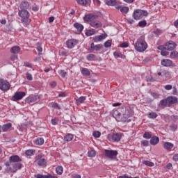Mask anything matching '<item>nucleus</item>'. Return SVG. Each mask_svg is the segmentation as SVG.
I'll list each match as a JSON object with an SVG mask.
<instances>
[{
	"label": "nucleus",
	"instance_id": "obj_27",
	"mask_svg": "<svg viewBox=\"0 0 178 178\" xmlns=\"http://www.w3.org/2000/svg\"><path fill=\"white\" fill-rule=\"evenodd\" d=\"M56 173L59 176H62V175H63V167L62 165L57 166L56 168Z\"/></svg>",
	"mask_w": 178,
	"mask_h": 178
},
{
	"label": "nucleus",
	"instance_id": "obj_18",
	"mask_svg": "<svg viewBox=\"0 0 178 178\" xmlns=\"http://www.w3.org/2000/svg\"><path fill=\"white\" fill-rule=\"evenodd\" d=\"M12 127V123H7L6 124L0 125V133H2V131L6 132L9 130Z\"/></svg>",
	"mask_w": 178,
	"mask_h": 178
},
{
	"label": "nucleus",
	"instance_id": "obj_41",
	"mask_svg": "<svg viewBox=\"0 0 178 178\" xmlns=\"http://www.w3.org/2000/svg\"><path fill=\"white\" fill-rule=\"evenodd\" d=\"M51 124H53V126H56V124H58V123H59V119H58L57 118H54L51 119Z\"/></svg>",
	"mask_w": 178,
	"mask_h": 178
},
{
	"label": "nucleus",
	"instance_id": "obj_4",
	"mask_svg": "<svg viewBox=\"0 0 178 178\" xmlns=\"http://www.w3.org/2000/svg\"><path fill=\"white\" fill-rule=\"evenodd\" d=\"M133 16L135 20H141L143 17H147V16H148V11L137 9L134 11Z\"/></svg>",
	"mask_w": 178,
	"mask_h": 178
},
{
	"label": "nucleus",
	"instance_id": "obj_10",
	"mask_svg": "<svg viewBox=\"0 0 178 178\" xmlns=\"http://www.w3.org/2000/svg\"><path fill=\"white\" fill-rule=\"evenodd\" d=\"M102 48H104V45L101 44H95L94 42H92L89 51L90 52H94V51H99Z\"/></svg>",
	"mask_w": 178,
	"mask_h": 178
},
{
	"label": "nucleus",
	"instance_id": "obj_7",
	"mask_svg": "<svg viewBox=\"0 0 178 178\" xmlns=\"http://www.w3.org/2000/svg\"><path fill=\"white\" fill-rule=\"evenodd\" d=\"M10 89V83L3 79H0V90H1V91H8Z\"/></svg>",
	"mask_w": 178,
	"mask_h": 178
},
{
	"label": "nucleus",
	"instance_id": "obj_3",
	"mask_svg": "<svg viewBox=\"0 0 178 178\" xmlns=\"http://www.w3.org/2000/svg\"><path fill=\"white\" fill-rule=\"evenodd\" d=\"M19 17H21V22L24 24H30L31 23V19H30V13L27 10H20L18 12Z\"/></svg>",
	"mask_w": 178,
	"mask_h": 178
},
{
	"label": "nucleus",
	"instance_id": "obj_43",
	"mask_svg": "<svg viewBox=\"0 0 178 178\" xmlns=\"http://www.w3.org/2000/svg\"><path fill=\"white\" fill-rule=\"evenodd\" d=\"M170 58L172 59L175 58H178V52L176 51H173L170 53Z\"/></svg>",
	"mask_w": 178,
	"mask_h": 178
},
{
	"label": "nucleus",
	"instance_id": "obj_40",
	"mask_svg": "<svg viewBox=\"0 0 178 178\" xmlns=\"http://www.w3.org/2000/svg\"><path fill=\"white\" fill-rule=\"evenodd\" d=\"M105 48H111L112 47V40H107L104 42Z\"/></svg>",
	"mask_w": 178,
	"mask_h": 178
},
{
	"label": "nucleus",
	"instance_id": "obj_25",
	"mask_svg": "<svg viewBox=\"0 0 178 178\" xmlns=\"http://www.w3.org/2000/svg\"><path fill=\"white\" fill-rule=\"evenodd\" d=\"M74 27H75V29H76V30L78 31H79V33H81V31H83V30H84V26H83V24H79L77 22L74 24Z\"/></svg>",
	"mask_w": 178,
	"mask_h": 178
},
{
	"label": "nucleus",
	"instance_id": "obj_35",
	"mask_svg": "<svg viewBox=\"0 0 178 178\" xmlns=\"http://www.w3.org/2000/svg\"><path fill=\"white\" fill-rule=\"evenodd\" d=\"M143 164L146 166H149L150 168H153V166H155V163L149 161H144Z\"/></svg>",
	"mask_w": 178,
	"mask_h": 178
},
{
	"label": "nucleus",
	"instance_id": "obj_51",
	"mask_svg": "<svg viewBox=\"0 0 178 178\" xmlns=\"http://www.w3.org/2000/svg\"><path fill=\"white\" fill-rule=\"evenodd\" d=\"M59 74H60L61 77H66L67 72H66L65 70H60Z\"/></svg>",
	"mask_w": 178,
	"mask_h": 178
},
{
	"label": "nucleus",
	"instance_id": "obj_2",
	"mask_svg": "<svg viewBox=\"0 0 178 178\" xmlns=\"http://www.w3.org/2000/svg\"><path fill=\"white\" fill-rule=\"evenodd\" d=\"M134 48L138 52H144L148 48V44L145 42V36H140L134 44Z\"/></svg>",
	"mask_w": 178,
	"mask_h": 178
},
{
	"label": "nucleus",
	"instance_id": "obj_57",
	"mask_svg": "<svg viewBox=\"0 0 178 178\" xmlns=\"http://www.w3.org/2000/svg\"><path fill=\"white\" fill-rule=\"evenodd\" d=\"M120 47L121 48H127V47H129V43H127V42H122V43L120 45Z\"/></svg>",
	"mask_w": 178,
	"mask_h": 178
},
{
	"label": "nucleus",
	"instance_id": "obj_19",
	"mask_svg": "<svg viewBox=\"0 0 178 178\" xmlns=\"http://www.w3.org/2000/svg\"><path fill=\"white\" fill-rule=\"evenodd\" d=\"M35 178H58L57 176L52 175L51 174H48L46 175H41V174H37V175H35Z\"/></svg>",
	"mask_w": 178,
	"mask_h": 178
},
{
	"label": "nucleus",
	"instance_id": "obj_55",
	"mask_svg": "<svg viewBox=\"0 0 178 178\" xmlns=\"http://www.w3.org/2000/svg\"><path fill=\"white\" fill-rule=\"evenodd\" d=\"M151 95L153 97V98H154V99H158V98H159V94L156 92H152L151 93Z\"/></svg>",
	"mask_w": 178,
	"mask_h": 178
},
{
	"label": "nucleus",
	"instance_id": "obj_13",
	"mask_svg": "<svg viewBox=\"0 0 178 178\" xmlns=\"http://www.w3.org/2000/svg\"><path fill=\"white\" fill-rule=\"evenodd\" d=\"M38 99H40V97L38 95L29 96L25 99V102L26 104H33L34 102H37Z\"/></svg>",
	"mask_w": 178,
	"mask_h": 178
},
{
	"label": "nucleus",
	"instance_id": "obj_32",
	"mask_svg": "<svg viewBox=\"0 0 178 178\" xmlns=\"http://www.w3.org/2000/svg\"><path fill=\"white\" fill-rule=\"evenodd\" d=\"M44 138H37L35 140V144L36 145H42V144H44Z\"/></svg>",
	"mask_w": 178,
	"mask_h": 178
},
{
	"label": "nucleus",
	"instance_id": "obj_15",
	"mask_svg": "<svg viewBox=\"0 0 178 178\" xmlns=\"http://www.w3.org/2000/svg\"><path fill=\"white\" fill-rule=\"evenodd\" d=\"M10 163H16L17 162H22V159L18 155H13L9 158Z\"/></svg>",
	"mask_w": 178,
	"mask_h": 178
},
{
	"label": "nucleus",
	"instance_id": "obj_44",
	"mask_svg": "<svg viewBox=\"0 0 178 178\" xmlns=\"http://www.w3.org/2000/svg\"><path fill=\"white\" fill-rule=\"evenodd\" d=\"M120 12H122V13H129V7H126V6H124V7H122L120 8Z\"/></svg>",
	"mask_w": 178,
	"mask_h": 178
},
{
	"label": "nucleus",
	"instance_id": "obj_60",
	"mask_svg": "<svg viewBox=\"0 0 178 178\" xmlns=\"http://www.w3.org/2000/svg\"><path fill=\"white\" fill-rule=\"evenodd\" d=\"M141 143L144 147H148V145H149L148 140H142Z\"/></svg>",
	"mask_w": 178,
	"mask_h": 178
},
{
	"label": "nucleus",
	"instance_id": "obj_11",
	"mask_svg": "<svg viewBox=\"0 0 178 178\" xmlns=\"http://www.w3.org/2000/svg\"><path fill=\"white\" fill-rule=\"evenodd\" d=\"M24 97H26V92H16L14 96L13 97V101H20L23 99Z\"/></svg>",
	"mask_w": 178,
	"mask_h": 178
},
{
	"label": "nucleus",
	"instance_id": "obj_56",
	"mask_svg": "<svg viewBox=\"0 0 178 178\" xmlns=\"http://www.w3.org/2000/svg\"><path fill=\"white\" fill-rule=\"evenodd\" d=\"M26 77L27 80H29L30 81H31V80H33V75H31V74H30V73H26Z\"/></svg>",
	"mask_w": 178,
	"mask_h": 178
},
{
	"label": "nucleus",
	"instance_id": "obj_59",
	"mask_svg": "<svg viewBox=\"0 0 178 178\" xmlns=\"http://www.w3.org/2000/svg\"><path fill=\"white\" fill-rule=\"evenodd\" d=\"M146 81L150 83H152L155 81V79H154L151 76H147L146 77Z\"/></svg>",
	"mask_w": 178,
	"mask_h": 178
},
{
	"label": "nucleus",
	"instance_id": "obj_26",
	"mask_svg": "<svg viewBox=\"0 0 178 178\" xmlns=\"http://www.w3.org/2000/svg\"><path fill=\"white\" fill-rule=\"evenodd\" d=\"M175 145L169 142H165L163 143V148L164 149H172Z\"/></svg>",
	"mask_w": 178,
	"mask_h": 178
},
{
	"label": "nucleus",
	"instance_id": "obj_20",
	"mask_svg": "<svg viewBox=\"0 0 178 178\" xmlns=\"http://www.w3.org/2000/svg\"><path fill=\"white\" fill-rule=\"evenodd\" d=\"M134 115V112H133V110H125L124 113L123 114V118L125 119H129V118H131Z\"/></svg>",
	"mask_w": 178,
	"mask_h": 178
},
{
	"label": "nucleus",
	"instance_id": "obj_64",
	"mask_svg": "<svg viewBox=\"0 0 178 178\" xmlns=\"http://www.w3.org/2000/svg\"><path fill=\"white\" fill-rule=\"evenodd\" d=\"M165 90H172V88H173V86H172V85H166L165 86Z\"/></svg>",
	"mask_w": 178,
	"mask_h": 178
},
{
	"label": "nucleus",
	"instance_id": "obj_24",
	"mask_svg": "<svg viewBox=\"0 0 178 178\" xmlns=\"http://www.w3.org/2000/svg\"><path fill=\"white\" fill-rule=\"evenodd\" d=\"M159 143V138L158 136H153L151 138L150 144L152 145H156Z\"/></svg>",
	"mask_w": 178,
	"mask_h": 178
},
{
	"label": "nucleus",
	"instance_id": "obj_50",
	"mask_svg": "<svg viewBox=\"0 0 178 178\" xmlns=\"http://www.w3.org/2000/svg\"><path fill=\"white\" fill-rule=\"evenodd\" d=\"M161 55H162V56H168V55H169V52H168L167 49L162 50L161 51Z\"/></svg>",
	"mask_w": 178,
	"mask_h": 178
},
{
	"label": "nucleus",
	"instance_id": "obj_14",
	"mask_svg": "<svg viewBox=\"0 0 178 178\" xmlns=\"http://www.w3.org/2000/svg\"><path fill=\"white\" fill-rule=\"evenodd\" d=\"M108 37V35L106 33H102L100 35H96L93 37V41L95 42H101L103 40H105Z\"/></svg>",
	"mask_w": 178,
	"mask_h": 178
},
{
	"label": "nucleus",
	"instance_id": "obj_31",
	"mask_svg": "<svg viewBox=\"0 0 178 178\" xmlns=\"http://www.w3.org/2000/svg\"><path fill=\"white\" fill-rule=\"evenodd\" d=\"M158 76H161V77H165V79H166V78L169 77V72H168L166 70H163V71H161V72L158 73Z\"/></svg>",
	"mask_w": 178,
	"mask_h": 178
},
{
	"label": "nucleus",
	"instance_id": "obj_9",
	"mask_svg": "<svg viewBox=\"0 0 178 178\" xmlns=\"http://www.w3.org/2000/svg\"><path fill=\"white\" fill-rule=\"evenodd\" d=\"M65 44L67 45V48L72 49L74 48L77 44H79V41L76 39H70L67 40Z\"/></svg>",
	"mask_w": 178,
	"mask_h": 178
},
{
	"label": "nucleus",
	"instance_id": "obj_49",
	"mask_svg": "<svg viewBox=\"0 0 178 178\" xmlns=\"http://www.w3.org/2000/svg\"><path fill=\"white\" fill-rule=\"evenodd\" d=\"M139 27H145L147 26V21L143 20L138 22Z\"/></svg>",
	"mask_w": 178,
	"mask_h": 178
},
{
	"label": "nucleus",
	"instance_id": "obj_33",
	"mask_svg": "<svg viewBox=\"0 0 178 178\" xmlns=\"http://www.w3.org/2000/svg\"><path fill=\"white\" fill-rule=\"evenodd\" d=\"M84 101H86V97L81 96L76 100V104L77 105H80V104H83V102H84Z\"/></svg>",
	"mask_w": 178,
	"mask_h": 178
},
{
	"label": "nucleus",
	"instance_id": "obj_30",
	"mask_svg": "<svg viewBox=\"0 0 178 178\" xmlns=\"http://www.w3.org/2000/svg\"><path fill=\"white\" fill-rule=\"evenodd\" d=\"M73 138H74V136L72 134H67L64 136L65 141H67V142L72 141Z\"/></svg>",
	"mask_w": 178,
	"mask_h": 178
},
{
	"label": "nucleus",
	"instance_id": "obj_39",
	"mask_svg": "<svg viewBox=\"0 0 178 178\" xmlns=\"http://www.w3.org/2000/svg\"><path fill=\"white\" fill-rule=\"evenodd\" d=\"M77 3L82 6H86L87 3H88L87 0H77Z\"/></svg>",
	"mask_w": 178,
	"mask_h": 178
},
{
	"label": "nucleus",
	"instance_id": "obj_54",
	"mask_svg": "<svg viewBox=\"0 0 178 178\" xmlns=\"http://www.w3.org/2000/svg\"><path fill=\"white\" fill-rule=\"evenodd\" d=\"M37 51L39 55H42V47H41V45L37 47Z\"/></svg>",
	"mask_w": 178,
	"mask_h": 178
},
{
	"label": "nucleus",
	"instance_id": "obj_46",
	"mask_svg": "<svg viewBox=\"0 0 178 178\" xmlns=\"http://www.w3.org/2000/svg\"><path fill=\"white\" fill-rule=\"evenodd\" d=\"M92 136L95 138H99V137H101V132H99L98 131H94L92 134Z\"/></svg>",
	"mask_w": 178,
	"mask_h": 178
},
{
	"label": "nucleus",
	"instance_id": "obj_38",
	"mask_svg": "<svg viewBox=\"0 0 178 178\" xmlns=\"http://www.w3.org/2000/svg\"><path fill=\"white\" fill-rule=\"evenodd\" d=\"M95 150H90L88 152V156H89V158H95Z\"/></svg>",
	"mask_w": 178,
	"mask_h": 178
},
{
	"label": "nucleus",
	"instance_id": "obj_62",
	"mask_svg": "<svg viewBox=\"0 0 178 178\" xmlns=\"http://www.w3.org/2000/svg\"><path fill=\"white\" fill-rule=\"evenodd\" d=\"M172 159L175 161V162H178V154H175L172 156Z\"/></svg>",
	"mask_w": 178,
	"mask_h": 178
},
{
	"label": "nucleus",
	"instance_id": "obj_21",
	"mask_svg": "<svg viewBox=\"0 0 178 178\" xmlns=\"http://www.w3.org/2000/svg\"><path fill=\"white\" fill-rule=\"evenodd\" d=\"M173 63L172 60L169 59H164L161 60V65L162 66H165V67H169Z\"/></svg>",
	"mask_w": 178,
	"mask_h": 178
},
{
	"label": "nucleus",
	"instance_id": "obj_29",
	"mask_svg": "<svg viewBox=\"0 0 178 178\" xmlns=\"http://www.w3.org/2000/svg\"><path fill=\"white\" fill-rule=\"evenodd\" d=\"M81 72L83 76H90V74H91V72H90V70L88 68L82 67L81 69Z\"/></svg>",
	"mask_w": 178,
	"mask_h": 178
},
{
	"label": "nucleus",
	"instance_id": "obj_23",
	"mask_svg": "<svg viewBox=\"0 0 178 178\" xmlns=\"http://www.w3.org/2000/svg\"><path fill=\"white\" fill-rule=\"evenodd\" d=\"M20 47L14 46L10 49V52H11V54H14V55H16L20 52Z\"/></svg>",
	"mask_w": 178,
	"mask_h": 178
},
{
	"label": "nucleus",
	"instance_id": "obj_16",
	"mask_svg": "<svg viewBox=\"0 0 178 178\" xmlns=\"http://www.w3.org/2000/svg\"><path fill=\"white\" fill-rule=\"evenodd\" d=\"M176 48V43L173 42H168L165 44V49L168 51H173Z\"/></svg>",
	"mask_w": 178,
	"mask_h": 178
},
{
	"label": "nucleus",
	"instance_id": "obj_63",
	"mask_svg": "<svg viewBox=\"0 0 178 178\" xmlns=\"http://www.w3.org/2000/svg\"><path fill=\"white\" fill-rule=\"evenodd\" d=\"M72 178H81V175L77 174H73L71 177Z\"/></svg>",
	"mask_w": 178,
	"mask_h": 178
},
{
	"label": "nucleus",
	"instance_id": "obj_6",
	"mask_svg": "<svg viewBox=\"0 0 178 178\" xmlns=\"http://www.w3.org/2000/svg\"><path fill=\"white\" fill-rule=\"evenodd\" d=\"M22 166H23V165L20 163H14L12 165V167L6 168V172H8V173H16L19 169H22Z\"/></svg>",
	"mask_w": 178,
	"mask_h": 178
},
{
	"label": "nucleus",
	"instance_id": "obj_8",
	"mask_svg": "<svg viewBox=\"0 0 178 178\" xmlns=\"http://www.w3.org/2000/svg\"><path fill=\"white\" fill-rule=\"evenodd\" d=\"M104 153L106 156L110 159H115L118 156V151L116 150L105 149Z\"/></svg>",
	"mask_w": 178,
	"mask_h": 178
},
{
	"label": "nucleus",
	"instance_id": "obj_47",
	"mask_svg": "<svg viewBox=\"0 0 178 178\" xmlns=\"http://www.w3.org/2000/svg\"><path fill=\"white\" fill-rule=\"evenodd\" d=\"M153 34H155V35H161V34H162V30L156 29L153 31Z\"/></svg>",
	"mask_w": 178,
	"mask_h": 178
},
{
	"label": "nucleus",
	"instance_id": "obj_12",
	"mask_svg": "<svg viewBox=\"0 0 178 178\" xmlns=\"http://www.w3.org/2000/svg\"><path fill=\"white\" fill-rule=\"evenodd\" d=\"M35 161L39 166H45V165H47V160L45 159H42V156L41 154L36 156Z\"/></svg>",
	"mask_w": 178,
	"mask_h": 178
},
{
	"label": "nucleus",
	"instance_id": "obj_36",
	"mask_svg": "<svg viewBox=\"0 0 178 178\" xmlns=\"http://www.w3.org/2000/svg\"><path fill=\"white\" fill-rule=\"evenodd\" d=\"M94 34H95V30L92 29V30H88L86 32V35H87L88 37H90L91 35H94Z\"/></svg>",
	"mask_w": 178,
	"mask_h": 178
},
{
	"label": "nucleus",
	"instance_id": "obj_17",
	"mask_svg": "<svg viewBox=\"0 0 178 178\" xmlns=\"http://www.w3.org/2000/svg\"><path fill=\"white\" fill-rule=\"evenodd\" d=\"M168 106H172L174 104L177 102V97L170 96L167 98Z\"/></svg>",
	"mask_w": 178,
	"mask_h": 178
},
{
	"label": "nucleus",
	"instance_id": "obj_53",
	"mask_svg": "<svg viewBox=\"0 0 178 178\" xmlns=\"http://www.w3.org/2000/svg\"><path fill=\"white\" fill-rule=\"evenodd\" d=\"M119 115H120V113H119V111H118V110L113 111V117H114L115 119H116V118H118V116H119Z\"/></svg>",
	"mask_w": 178,
	"mask_h": 178
},
{
	"label": "nucleus",
	"instance_id": "obj_28",
	"mask_svg": "<svg viewBox=\"0 0 178 178\" xmlns=\"http://www.w3.org/2000/svg\"><path fill=\"white\" fill-rule=\"evenodd\" d=\"M118 0H108L106 1V5L108 6H116L118 5Z\"/></svg>",
	"mask_w": 178,
	"mask_h": 178
},
{
	"label": "nucleus",
	"instance_id": "obj_37",
	"mask_svg": "<svg viewBox=\"0 0 178 178\" xmlns=\"http://www.w3.org/2000/svg\"><path fill=\"white\" fill-rule=\"evenodd\" d=\"M148 118L149 119H156V118H158V114H156V113H149L148 115Z\"/></svg>",
	"mask_w": 178,
	"mask_h": 178
},
{
	"label": "nucleus",
	"instance_id": "obj_58",
	"mask_svg": "<svg viewBox=\"0 0 178 178\" xmlns=\"http://www.w3.org/2000/svg\"><path fill=\"white\" fill-rule=\"evenodd\" d=\"M52 108H54L55 109H60V106L58 104V103H54L52 104Z\"/></svg>",
	"mask_w": 178,
	"mask_h": 178
},
{
	"label": "nucleus",
	"instance_id": "obj_61",
	"mask_svg": "<svg viewBox=\"0 0 178 178\" xmlns=\"http://www.w3.org/2000/svg\"><path fill=\"white\" fill-rule=\"evenodd\" d=\"M24 66H25V67H32L31 63H29V62H25L24 63Z\"/></svg>",
	"mask_w": 178,
	"mask_h": 178
},
{
	"label": "nucleus",
	"instance_id": "obj_1",
	"mask_svg": "<svg viewBox=\"0 0 178 178\" xmlns=\"http://www.w3.org/2000/svg\"><path fill=\"white\" fill-rule=\"evenodd\" d=\"M98 15L95 14H88L83 17L84 22H89L90 26L93 29H101L102 27V22L97 19Z\"/></svg>",
	"mask_w": 178,
	"mask_h": 178
},
{
	"label": "nucleus",
	"instance_id": "obj_48",
	"mask_svg": "<svg viewBox=\"0 0 178 178\" xmlns=\"http://www.w3.org/2000/svg\"><path fill=\"white\" fill-rule=\"evenodd\" d=\"M152 135H151L149 132H146L143 134V138H147L149 140V138H152Z\"/></svg>",
	"mask_w": 178,
	"mask_h": 178
},
{
	"label": "nucleus",
	"instance_id": "obj_5",
	"mask_svg": "<svg viewBox=\"0 0 178 178\" xmlns=\"http://www.w3.org/2000/svg\"><path fill=\"white\" fill-rule=\"evenodd\" d=\"M123 137V134L122 133H114L112 134H108L107 136V140L111 143H119Z\"/></svg>",
	"mask_w": 178,
	"mask_h": 178
},
{
	"label": "nucleus",
	"instance_id": "obj_34",
	"mask_svg": "<svg viewBox=\"0 0 178 178\" xmlns=\"http://www.w3.org/2000/svg\"><path fill=\"white\" fill-rule=\"evenodd\" d=\"M26 155L27 156H33L34 154H35V149H28L25 152Z\"/></svg>",
	"mask_w": 178,
	"mask_h": 178
},
{
	"label": "nucleus",
	"instance_id": "obj_52",
	"mask_svg": "<svg viewBox=\"0 0 178 178\" xmlns=\"http://www.w3.org/2000/svg\"><path fill=\"white\" fill-rule=\"evenodd\" d=\"M113 55L115 58H122V53H120V51H115L113 53Z\"/></svg>",
	"mask_w": 178,
	"mask_h": 178
},
{
	"label": "nucleus",
	"instance_id": "obj_22",
	"mask_svg": "<svg viewBox=\"0 0 178 178\" xmlns=\"http://www.w3.org/2000/svg\"><path fill=\"white\" fill-rule=\"evenodd\" d=\"M30 5L29 4V2L27 1H23L20 3L19 8L21 10H26V9H29Z\"/></svg>",
	"mask_w": 178,
	"mask_h": 178
},
{
	"label": "nucleus",
	"instance_id": "obj_45",
	"mask_svg": "<svg viewBox=\"0 0 178 178\" xmlns=\"http://www.w3.org/2000/svg\"><path fill=\"white\" fill-rule=\"evenodd\" d=\"M160 104L161 105V106H166V105H168V99L161 100Z\"/></svg>",
	"mask_w": 178,
	"mask_h": 178
},
{
	"label": "nucleus",
	"instance_id": "obj_42",
	"mask_svg": "<svg viewBox=\"0 0 178 178\" xmlns=\"http://www.w3.org/2000/svg\"><path fill=\"white\" fill-rule=\"evenodd\" d=\"M86 58L88 60H90V61L95 60V55L89 54L87 56Z\"/></svg>",
	"mask_w": 178,
	"mask_h": 178
}]
</instances>
